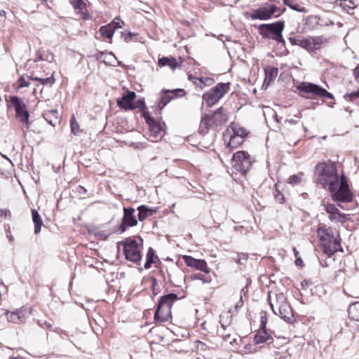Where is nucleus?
<instances>
[{"instance_id": "nucleus-1", "label": "nucleus", "mask_w": 359, "mask_h": 359, "mask_svg": "<svg viewBox=\"0 0 359 359\" xmlns=\"http://www.w3.org/2000/svg\"><path fill=\"white\" fill-rule=\"evenodd\" d=\"M318 182L325 188L329 187L339 180L337 165L335 163L329 161L327 163H319L316 166Z\"/></svg>"}, {"instance_id": "nucleus-2", "label": "nucleus", "mask_w": 359, "mask_h": 359, "mask_svg": "<svg viewBox=\"0 0 359 359\" xmlns=\"http://www.w3.org/2000/svg\"><path fill=\"white\" fill-rule=\"evenodd\" d=\"M317 234L323 252L328 256L330 257L341 248L340 241L334 237L331 227L323 225L317 229Z\"/></svg>"}, {"instance_id": "nucleus-3", "label": "nucleus", "mask_w": 359, "mask_h": 359, "mask_svg": "<svg viewBox=\"0 0 359 359\" xmlns=\"http://www.w3.org/2000/svg\"><path fill=\"white\" fill-rule=\"evenodd\" d=\"M270 306L274 314L278 315L285 322L292 323L294 320L292 309L283 293L276 294V301L272 302L269 295Z\"/></svg>"}, {"instance_id": "nucleus-4", "label": "nucleus", "mask_w": 359, "mask_h": 359, "mask_svg": "<svg viewBox=\"0 0 359 359\" xmlns=\"http://www.w3.org/2000/svg\"><path fill=\"white\" fill-rule=\"evenodd\" d=\"M285 22L279 20L273 23L262 24L258 27L259 34L265 39H271L277 43L285 45V41L283 37V31Z\"/></svg>"}, {"instance_id": "nucleus-5", "label": "nucleus", "mask_w": 359, "mask_h": 359, "mask_svg": "<svg viewBox=\"0 0 359 359\" xmlns=\"http://www.w3.org/2000/svg\"><path fill=\"white\" fill-rule=\"evenodd\" d=\"M177 299L178 297L175 293H169L161 297L154 313L155 321L160 323L168 321L171 315L172 304Z\"/></svg>"}, {"instance_id": "nucleus-6", "label": "nucleus", "mask_w": 359, "mask_h": 359, "mask_svg": "<svg viewBox=\"0 0 359 359\" xmlns=\"http://www.w3.org/2000/svg\"><path fill=\"white\" fill-rule=\"evenodd\" d=\"M227 120L228 116L224 113V109L222 107L211 114H202L200 125L201 133H205L210 128L222 126L225 123Z\"/></svg>"}, {"instance_id": "nucleus-7", "label": "nucleus", "mask_w": 359, "mask_h": 359, "mask_svg": "<svg viewBox=\"0 0 359 359\" xmlns=\"http://www.w3.org/2000/svg\"><path fill=\"white\" fill-rule=\"evenodd\" d=\"M10 102L15 109L16 118L20 123L22 130L26 133L29 128V113L26 104L16 95L10 97Z\"/></svg>"}, {"instance_id": "nucleus-8", "label": "nucleus", "mask_w": 359, "mask_h": 359, "mask_svg": "<svg viewBox=\"0 0 359 359\" xmlns=\"http://www.w3.org/2000/svg\"><path fill=\"white\" fill-rule=\"evenodd\" d=\"M229 83H218L208 92H205L203 95V102L201 104V109H203L204 102L208 107H211L217 103L229 90Z\"/></svg>"}, {"instance_id": "nucleus-9", "label": "nucleus", "mask_w": 359, "mask_h": 359, "mask_svg": "<svg viewBox=\"0 0 359 359\" xmlns=\"http://www.w3.org/2000/svg\"><path fill=\"white\" fill-rule=\"evenodd\" d=\"M328 190L334 202L346 203L351 202L353 199V194L349 186H346L344 184H339V180L329 186Z\"/></svg>"}, {"instance_id": "nucleus-10", "label": "nucleus", "mask_w": 359, "mask_h": 359, "mask_svg": "<svg viewBox=\"0 0 359 359\" xmlns=\"http://www.w3.org/2000/svg\"><path fill=\"white\" fill-rule=\"evenodd\" d=\"M297 88L300 92L310 94L311 96L309 97L311 99L320 97L325 100H334V95L319 85L313 83L302 82L297 86Z\"/></svg>"}, {"instance_id": "nucleus-11", "label": "nucleus", "mask_w": 359, "mask_h": 359, "mask_svg": "<svg viewBox=\"0 0 359 359\" xmlns=\"http://www.w3.org/2000/svg\"><path fill=\"white\" fill-rule=\"evenodd\" d=\"M123 246L125 257L127 260L139 264L142 255L139 249L138 243L135 239L128 238L125 241L118 243Z\"/></svg>"}, {"instance_id": "nucleus-12", "label": "nucleus", "mask_w": 359, "mask_h": 359, "mask_svg": "<svg viewBox=\"0 0 359 359\" xmlns=\"http://www.w3.org/2000/svg\"><path fill=\"white\" fill-rule=\"evenodd\" d=\"M266 6L253 9L250 13V18L252 20H267L271 18L279 17L282 12L280 8L274 4H266Z\"/></svg>"}, {"instance_id": "nucleus-13", "label": "nucleus", "mask_w": 359, "mask_h": 359, "mask_svg": "<svg viewBox=\"0 0 359 359\" xmlns=\"http://www.w3.org/2000/svg\"><path fill=\"white\" fill-rule=\"evenodd\" d=\"M143 117L145 122L149 126L150 138H152L151 140L152 142H157L158 140L161 139L163 136V128L161 125L157 123L155 119L150 116L148 111L143 112Z\"/></svg>"}, {"instance_id": "nucleus-14", "label": "nucleus", "mask_w": 359, "mask_h": 359, "mask_svg": "<svg viewBox=\"0 0 359 359\" xmlns=\"http://www.w3.org/2000/svg\"><path fill=\"white\" fill-rule=\"evenodd\" d=\"M135 209L133 208H123V216L119 226V231L123 233L128 227H133L137 224V220L135 215Z\"/></svg>"}, {"instance_id": "nucleus-15", "label": "nucleus", "mask_w": 359, "mask_h": 359, "mask_svg": "<svg viewBox=\"0 0 359 359\" xmlns=\"http://www.w3.org/2000/svg\"><path fill=\"white\" fill-rule=\"evenodd\" d=\"M186 93L184 89L178 88L175 90H162L161 98L158 102L160 109L164 108L166 104L174 97H182Z\"/></svg>"}, {"instance_id": "nucleus-16", "label": "nucleus", "mask_w": 359, "mask_h": 359, "mask_svg": "<svg viewBox=\"0 0 359 359\" xmlns=\"http://www.w3.org/2000/svg\"><path fill=\"white\" fill-rule=\"evenodd\" d=\"M135 97L136 93L134 91L128 90L121 98L117 100V106L125 110H133L135 109L133 101Z\"/></svg>"}, {"instance_id": "nucleus-17", "label": "nucleus", "mask_w": 359, "mask_h": 359, "mask_svg": "<svg viewBox=\"0 0 359 359\" xmlns=\"http://www.w3.org/2000/svg\"><path fill=\"white\" fill-rule=\"evenodd\" d=\"M183 259L187 266L189 267L194 268L205 273H209L210 271V269L208 268L207 262L204 259H197L189 255L183 256Z\"/></svg>"}, {"instance_id": "nucleus-18", "label": "nucleus", "mask_w": 359, "mask_h": 359, "mask_svg": "<svg viewBox=\"0 0 359 359\" xmlns=\"http://www.w3.org/2000/svg\"><path fill=\"white\" fill-rule=\"evenodd\" d=\"M5 315L8 322L20 324L25 321L27 318V311L22 308L16 309L12 312L6 311Z\"/></svg>"}, {"instance_id": "nucleus-19", "label": "nucleus", "mask_w": 359, "mask_h": 359, "mask_svg": "<svg viewBox=\"0 0 359 359\" xmlns=\"http://www.w3.org/2000/svg\"><path fill=\"white\" fill-rule=\"evenodd\" d=\"M289 41L292 45H297L307 50H313L316 48V42L311 39H304L302 37H290Z\"/></svg>"}, {"instance_id": "nucleus-20", "label": "nucleus", "mask_w": 359, "mask_h": 359, "mask_svg": "<svg viewBox=\"0 0 359 359\" xmlns=\"http://www.w3.org/2000/svg\"><path fill=\"white\" fill-rule=\"evenodd\" d=\"M255 343L257 344L271 342L272 337L267 332L266 329H259L254 337Z\"/></svg>"}, {"instance_id": "nucleus-21", "label": "nucleus", "mask_w": 359, "mask_h": 359, "mask_svg": "<svg viewBox=\"0 0 359 359\" xmlns=\"http://www.w3.org/2000/svg\"><path fill=\"white\" fill-rule=\"evenodd\" d=\"M137 210L139 212L138 219L140 222L144 221L147 217L151 216L157 211L156 209L149 208L144 205H140Z\"/></svg>"}, {"instance_id": "nucleus-22", "label": "nucleus", "mask_w": 359, "mask_h": 359, "mask_svg": "<svg viewBox=\"0 0 359 359\" xmlns=\"http://www.w3.org/2000/svg\"><path fill=\"white\" fill-rule=\"evenodd\" d=\"M265 72V80L264 83L267 82V84H269L273 80H274L278 72V69L276 67L268 66L264 69Z\"/></svg>"}, {"instance_id": "nucleus-23", "label": "nucleus", "mask_w": 359, "mask_h": 359, "mask_svg": "<svg viewBox=\"0 0 359 359\" xmlns=\"http://www.w3.org/2000/svg\"><path fill=\"white\" fill-rule=\"evenodd\" d=\"M32 221L34 224V233L37 234L41 231V226L43 225V222L41 220L40 215L39 214L36 210H32Z\"/></svg>"}, {"instance_id": "nucleus-24", "label": "nucleus", "mask_w": 359, "mask_h": 359, "mask_svg": "<svg viewBox=\"0 0 359 359\" xmlns=\"http://www.w3.org/2000/svg\"><path fill=\"white\" fill-rule=\"evenodd\" d=\"M348 312L351 320L359 322V302L350 304Z\"/></svg>"}, {"instance_id": "nucleus-25", "label": "nucleus", "mask_w": 359, "mask_h": 359, "mask_svg": "<svg viewBox=\"0 0 359 359\" xmlns=\"http://www.w3.org/2000/svg\"><path fill=\"white\" fill-rule=\"evenodd\" d=\"M29 79L32 81H39L41 85H47V86H53L55 83V78L53 76V73L52 75L47 78H40L38 76H35L33 74L27 76Z\"/></svg>"}, {"instance_id": "nucleus-26", "label": "nucleus", "mask_w": 359, "mask_h": 359, "mask_svg": "<svg viewBox=\"0 0 359 359\" xmlns=\"http://www.w3.org/2000/svg\"><path fill=\"white\" fill-rule=\"evenodd\" d=\"M251 161L250 159L249 155L243 161V162L239 163V164L235 165V169L242 173H246L250 166H251Z\"/></svg>"}, {"instance_id": "nucleus-27", "label": "nucleus", "mask_w": 359, "mask_h": 359, "mask_svg": "<svg viewBox=\"0 0 359 359\" xmlns=\"http://www.w3.org/2000/svg\"><path fill=\"white\" fill-rule=\"evenodd\" d=\"M283 4L290 8L291 9L296 11L299 13H306L308 12V10L304 7L300 6L299 4L295 3L294 0H283Z\"/></svg>"}, {"instance_id": "nucleus-28", "label": "nucleus", "mask_w": 359, "mask_h": 359, "mask_svg": "<svg viewBox=\"0 0 359 359\" xmlns=\"http://www.w3.org/2000/svg\"><path fill=\"white\" fill-rule=\"evenodd\" d=\"M115 32V27H113V25L109 24L106 26H102L100 28V32L102 36L107 39H111L114 33Z\"/></svg>"}, {"instance_id": "nucleus-29", "label": "nucleus", "mask_w": 359, "mask_h": 359, "mask_svg": "<svg viewBox=\"0 0 359 359\" xmlns=\"http://www.w3.org/2000/svg\"><path fill=\"white\" fill-rule=\"evenodd\" d=\"M248 155V153L244 151H239L235 153L232 157V166L235 168V165H238L239 163L243 162Z\"/></svg>"}, {"instance_id": "nucleus-30", "label": "nucleus", "mask_w": 359, "mask_h": 359, "mask_svg": "<svg viewBox=\"0 0 359 359\" xmlns=\"http://www.w3.org/2000/svg\"><path fill=\"white\" fill-rule=\"evenodd\" d=\"M309 18L316 20V24L321 27L334 25V21L332 20L331 19L321 18L320 15H311Z\"/></svg>"}, {"instance_id": "nucleus-31", "label": "nucleus", "mask_w": 359, "mask_h": 359, "mask_svg": "<svg viewBox=\"0 0 359 359\" xmlns=\"http://www.w3.org/2000/svg\"><path fill=\"white\" fill-rule=\"evenodd\" d=\"M57 111H50L43 114L46 121L52 126H55L57 122Z\"/></svg>"}, {"instance_id": "nucleus-32", "label": "nucleus", "mask_w": 359, "mask_h": 359, "mask_svg": "<svg viewBox=\"0 0 359 359\" xmlns=\"http://www.w3.org/2000/svg\"><path fill=\"white\" fill-rule=\"evenodd\" d=\"M154 256L155 251L152 248H149L147 253V259L144 265L146 269L151 268L152 264L154 262Z\"/></svg>"}, {"instance_id": "nucleus-33", "label": "nucleus", "mask_w": 359, "mask_h": 359, "mask_svg": "<svg viewBox=\"0 0 359 359\" xmlns=\"http://www.w3.org/2000/svg\"><path fill=\"white\" fill-rule=\"evenodd\" d=\"M94 57L96 58L97 60H100L104 63H107V58L106 57H111L114 60H116L115 55L111 53H107V52H102L100 51L97 53H96Z\"/></svg>"}, {"instance_id": "nucleus-34", "label": "nucleus", "mask_w": 359, "mask_h": 359, "mask_svg": "<svg viewBox=\"0 0 359 359\" xmlns=\"http://www.w3.org/2000/svg\"><path fill=\"white\" fill-rule=\"evenodd\" d=\"M324 210L329 214V219L332 218V216H334L335 214H337L338 212L339 211L334 204L329 203L324 205Z\"/></svg>"}, {"instance_id": "nucleus-35", "label": "nucleus", "mask_w": 359, "mask_h": 359, "mask_svg": "<svg viewBox=\"0 0 359 359\" xmlns=\"http://www.w3.org/2000/svg\"><path fill=\"white\" fill-rule=\"evenodd\" d=\"M70 4L75 10L83 12L86 8V4L83 0H70Z\"/></svg>"}, {"instance_id": "nucleus-36", "label": "nucleus", "mask_w": 359, "mask_h": 359, "mask_svg": "<svg viewBox=\"0 0 359 359\" xmlns=\"http://www.w3.org/2000/svg\"><path fill=\"white\" fill-rule=\"evenodd\" d=\"M233 133L232 135L240 137L241 138L244 139L245 137H246L248 134V132H247L246 129L244 128H241L240 126H235L233 128Z\"/></svg>"}, {"instance_id": "nucleus-37", "label": "nucleus", "mask_w": 359, "mask_h": 359, "mask_svg": "<svg viewBox=\"0 0 359 359\" xmlns=\"http://www.w3.org/2000/svg\"><path fill=\"white\" fill-rule=\"evenodd\" d=\"M244 142V139L241 138L240 137H236L233 135H231L229 146L231 148L237 147L241 145Z\"/></svg>"}, {"instance_id": "nucleus-38", "label": "nucleus", "mask_w": 359, "mask_h": 359, "mask_svg": "<svg viewBox=\"0 0 359 359\" xmlns=\"http://www.w3.org/2000/svg\"><path fill=\"white\" fill-rule=\"evenodd\" d=\"M190 278L192 280H201L203 283H209L211 281V278L210 276L202 274L201 273H196L194 275H191Z\"/></svg>"}, {"instance_id": "nucleus-39", "label": "nucleus", "mask_w": 359, "mask_h": 359, "mask_svg": "<svg viewBox=\"0 0 359 359\" xmlns=\"http://www.w3.org/2000/svg\"><path fill=\"white\" fill-rule=\"evenodd\" d=\"M347 215L338 212L337 214H335L334 216H332V218L330 219L331 221H335L337 222H340L341 224H344L346 221L347 220Z\"/></svg>"}, {"instance_id": "nucleus-40", "label": "nucleus", "mask_w": 359, "mask_h": 359, "mask_svg": "<svg viewBox=\"0 0 359 359\" xmlns=\"http://www.w3.org/2000/svg\"><path fill=\"white\" fill-rule=\"evenodd\" d=\"M344 98L348 102L356 101L359 98V89L350 93H346L344 95Z\"/></svg>"}, {"instance_id": "nucleus-41", "label": "nucleus", "mask_w": 359, "mask_h": 359, "mask_svg": "<svg viewBox=\"0 0 359 359\" xmlns=\"http://www.w3.org/2000/svg\"><path fill=\"white\" fill-rule=\"evenodd\" d=\"M233 260L239 264H243L248 259V255L246 253H237L236 257L233 258Z\"/></svg>"}, {"instance_id": "nucleus-42", "label": "nucleus", "mask_w": 359, "mask_h": 359, "mask_svg": "<svg viewBox=\"0 0 359 359\" xmlns=\"http://www.w3.org/2000/svg\"><path fill=\"white\" fill-rule=\"evenodd\" d=\"M340 6L344 10L353 9L355 7L353 0H341Z\"/></svg>"}, {"instance_id": "nucleus-43", "label": "nucleus", "mask_w": 359, "mask_h": 359, "mask_svg": "<svg viewBox=\"0 0 359 359\" xmlns=\"http://www.w3.org/2000/svg\"><path fill=\"white\" fill-rule=\"evenodd\" d=\"M70 126L72 132L74 134H77L79 132V126L78 123L76 121L74 116H73L70 120Z\"/></svg>"}, {"instance_id": "nucleus-44", "label": "nucleus", "mask_w": 359, "mask_h": 359, "mask_svg": "<svg viewBox=\"0 0 359 359\" xmlns=\"http://www.w3.org/2000/svg\"><path fill=\"white\" fill-rule=\"evenodd\" d=\"M300 182L301 178L298 175H292L287 180V182L292 185L299 184Z\"/></svg>"}, {"instance_id": "nucleus-45", "label": "nucleus", "mask_w": 359, "mask_h": 359, "mask_svg": "<svg viewBox=\"0 0 359 359\" xmlns=\"http://www.w3.org/2000/svg\"><path fill=\"white\" fill-rule=\"evenodd\" d=\"M134 107H135V109H137V108H139V109H142V113L144 111H147L145 110V103H144V99H139L138 100H137L135 103H134Z\"/></svg>"}, {"instance_id": "nucleus-46", "label": "nucleus", "mask_w": 359, "mask_h": 359, "mask_svg": "<svg viewBox=\"0 0 359 359\" xmlns=\"http://www.w3.org/2000/svg\"><path fill=\"white\" fill-rule=\"evenodd\" d=\"M134 36H136V34L130 32L128 33H125L123 32H121V37L123 38L124 41L127 43L130 42Z\"/></svg>"}, {"instance_id": "nucleus-47", "label": "nucleus", "mask_w": 359, "mask_h": 359, "mask_svg": "<svg viewBox=\"0 0 359 359\" xmlns=\"http://www.w3.org/2000/svg\"><path fill=\"white\" fill-rule=\"evenodd\" d=\"M18 88H24V87H28L29 86V82L27 81L24 76H21L19 78L18 81Z\"/></svg>"}, {"instance_id": "nucleus-48", "label": "nucleus", "mask_w": 359, "mask_h": 359, "mask_svg": "<svg viewBox=\"0 0 359 359\" xmlns=\"http://www.w3.org/2000/svg\"><path fill=\"white\" fill-rule=\"evenodd\" d=\"M189 80L191 81H193L194 83L199 87L200 88H203V79H200V78H195V77H193L191 75H190L189 76Z\"/></svg>"}, {"instance_id": "nucleus-49", "label": "nucleus", "mask_w": 359, "mask_h": 359, "mask_svg": "<svg viewBox=\"0 0 359 359\" xmlns=\"http://www.w3.org/2000/svg\"><path fill=\"white\" fill-rule=\"evenodd\" d=\"M274 197L276 201L280 203H283L285 201V197L283 194L277 189L276 190V192L274 194Z\"/></svg>"}, {"instance_id": "nucleus-50", "label": "nucleus", "mask_w": 359, "mask_h": 359, "mask_svg": "<svg viewBox=\"0 0 359 359\" xmlns=\"http://www.w3.org/2000/svg\"><path fill=\"white\" fill-rule=\"evenodd\" d=\"M110 24L112 25L113 27H115L116 29L117 28H121L124 22L119 18H115L113 22Z\"/></svg>"}, {"instance_id": "nucleus-51", "label": "nucleus", "mask_w": 359, "mask_h": 359, "mask_svg": "<svg viewBox=\"0 0 359 359\" xmlns=\"http://www.w3.org/2000/svg\"><path fill=\"white\" fill-rule=\"evenodd\" d=\"M267 317L266 313H264L263 315L262 314L260 316V327L259 329H266L267 324Z\"/></svg>"}, {"instance_id": "nucleus-52", "label": "nucleus", "mask_w": 359, "mask_h": 359, "mask_svg": "<svg viewBox=\"0 0 359 359\" xmlns=\"http://www.w3.org/2000/svg\"><path fill=\"white\" fill-rule=\"evenodd\" d=\"M38 324L41 327H46L50 330L53 327V323L47 320H39Z\"/></svg>"}, {"instance_id": "nucleus-53", "label": "nucleus", "mask_w": 359, "mask_h": 359, "mask_svg": "<svg viewBox=\"0 0 359 359\" xmlns=\"http://www.w3.org/2000/svg\"><path fill=\"white\" fill-rule=\"evenodd\" d=\"M0 217H5L6 218H8L9 219H11V211L8 209H0Z\"/></svg>"}, {"instance_id": "nucleus-54", "label": "nucleus", "mask_w": 359, "mask_h": 359, "mask_svg": "<svg viewBox=\"0 0 359 359\" xmlns=\"http://www.w3.org/2000/svg\"><path fill=\"white\" fill-rule=\"evenodd\" d=\"M171 57H163L158 60V65L161 67L167 66Z\"/></svg>"}, {"instance_id": "nucleus-55", "label": "nucleus", "mask_w": 359, "mask_h": 359, "mask_svg": "<svg viewBox=\"0 0 359 359\" xmlns=\"http://www.w3.org/2000/svg\"><path fill=\"white\" fill-rule=\"evenodd\" d=\"M167 65L169 66L172 69H175L176 67L180 66L177 61L174 57H171Z\"/></svg>"}, {"instance_id": "nucleus-56", "label": "nucleus", "mask_w": 359, "mask_h": 359, "mask_svg": "<svg viewBox=\"0 0 359 359\" xmlns=\"http://www.w3.org/2000/svg\"><path fill=\"white\" fill-rule=\"evenodd\" d=\"M344 184L346 186H349L347 182V177L344 174H342L340 176V178L339 179V184Z\"/></svg>"}, {"instance_id": "nucleus-57", "label": "nucleus", "mask_w": 359, "mask_h": 359, "mask_svg": "<svg viewBox=\"0 0 359 359\" xmlns=\"http://www.w3.org/2000/svg\"><path fill=\"white\" fill-rule=\"evenodd\" d=\"M222 337L226 341H229L230 344H232V341H230L231 338V333L230 332H225V331H223V332L221 334Z\"/></svg>"}, {"instance_id": "nucleus-58", "label": "nucleus", "mask_w": 359, "mask_h": 359, "mask_svg": "<svg viewBox=\"0 0 359 359\" xmlns=\"http://www.w3.org/2000/svg\"><path fill=\"white\" fill-rule=\"evenodd\" d=\"M353 74L356 81L359 83V65L354 69Z\"/></svg>"}, {"instance_id": "nucleus-59", "label": "nucleus", "mask_w": 359, "mask_h": 359, "mask_svg": "<svg viewBox=\"0 0 359 359\" xmlns=\"http://www.w3.org/2000/svg\"><path fill=\"white\" fill-rule=\"evenodd\" d=\"M200 79H203V82L202 83H203V87L205 86L208 85V83L211 81V80H212L211 79L208 78V77H201Z\"/></svg>"}, {"instance_id": "nucleus-60", "label": "nucleus", "mask_w": 359, "mask_h": 359, "mask_svg": "<svg viewBox=\"0 0 359 359\" xmlns=\"http://www.w3.org/2000/svg\"><path fill=\"white\" fill-rule=\"evenodd\" d=\"M157 279L154 277L151 278V287L154 289L157 286Z\"/></svg>"}, {"instance_id": "nucleus-61", "label": "nucleus", "mask_w": 359, "mask_h": 359, "mask_svg": "<svg viewBox=\"0 0 359 359\" xmlns=\"http://www.w3.org/2000/svg\"><path fill=\"white\" fill-rule=\"evenodd\" d=\"M248 291V290L247 287H243L241 290V296L240 297H243V296H245L247 294Z\"/></svg>"}, {"instance_id": "nucleus-62", "label": "nucleus", "mask_w": 359, "mask_h": 359, "mask_svg": "<svg viewBox=\"0 0 359 359\" xmlns=\"http://www.w3.org/2000/svg\"><path fill=\"white\" fill-rule=\"evenodd\" d=\"M243 297H240V299H239V301L236 303V308L241 307V306H243Z\"/></svg>"}, {"instance_id": "nucleus-63", "label": "nucleus", "mask_w": 359, "mask_h": 359, "mask_svg": "<svg viewBox=\"0 0 359 359\" xmlns=\"http://www.w3.org/2000/svg\"><path fill=\"white\" fill-rule=\"evenodd\" d=\"M295 264L297 266H302L303 260L301 258L298 257L295 260Z\"/></svg>"}, {"instance_id": "nucleus-64", "label": "nucleus", "mask_w": 359, "mask_h": 359, "mask_svg": "<svg viewBox=\"0 0 359 359\" xmlns=\"http://www.w3.org/2000/svg\"><path fill=\"white\" fill-rule=\"evenodd\" d=\"M106 58H107V62L106 64H108V65H113V66H116V65L113 64V60L114 61V59H113L111 57H106Z\"/></svg>"}]
</instances>
